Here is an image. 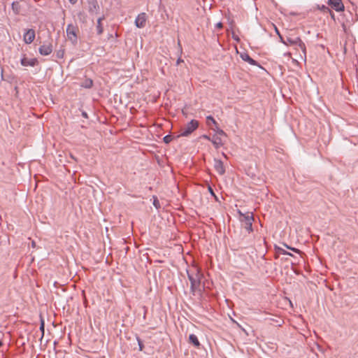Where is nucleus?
<instances>
[{"mask_svg":"<svg viewBox=\"0 0 358 358\" xmlns=\"http://www.w3.org/2000/svg\"><path fill=\"white\" fill-rule=\"evenodd\" d=\"M136 338L138 345L139 347V350L143 351V350L144 348V345H143L142 340L137 335L136 336Z\"/></svg>","mask_w":358,"mask_h":358,"instance_id":"21","label":"nucleus"},{"mask_svg":"<svg viewBox=\"0 0 358 358\" xmlns=\"http://www.w3.org/2000/svg\"><path fill=\"white\" fill-rule=\"evenodd\" d=\"M189 342L197 348H199L201 345V343H200L197 336L193 334L189 335Z\"/></svg>","mask_w":358,"mask_h":358,"instance_id":"15","label":"nucleus"},{"mask_svg":"<svg viewBox=\"0 0 358 358\" xmlns=\"http://www.w3.org/2000/svg\"><path fill=\"white\" fill-rule=\"evenodd\" d=\"M214 168L220 175L224 174L225 169L223 162L220 159H214Z\"/></svg>","mask_w":358,"mask_h":358,"instance_id":"11","label":"nucleus"},{"mask_svg":"<svg viewBox=\"0 0 358 358\" xmlns=\"http://www.w3.org/2000/svg\"><path fill=\"white\" fill-rule=\"evenodd\" d=\"M3 345V343L1 341H0V348Z\"/></svg>","mask_w":358,"mask_h":358,"instance_id":"39","label":"nucleus"},{"mask_svg":"<svg viewBox=\"0 0 358 358\" xmlns=\"http://www.w3.org/2000/svg\"><path fill=\"white\" fill-rule=\"evenodd\" d=\"M212 143L215 146L216 149L219 148L220 146L223 145L222 139L220 137L217 136V135H213V136L211 138Z\"/></svg>","mask_w":358,"mask_h":358,"instance_id":"14","label":"nucleus"},{"mask_svg":"<svg viewBox=\"0 0 358 358\" xmlns=\"http://www.w3.org/2000/svg\"><path fill=\"white\" fill-rule=\"evenodd\" d=\"M172 140H173V136L171 135H166L163 138V141L166 144L169 143Z\"/></svg>","mask_w":358,"mask_h":358,"instance_id":"24","label":"nucleus"},{"mask_svg":"<svg viewBox=\"0 0 358 358\" xmlns=\"http://www.w3.org/2000/svg\"><path fill=\"white\" fill-rule=\"evenodd\" d=\"M93 86V80L90 78L85 79L81 84V87L90 89Z\"/></svg>","mask_w":358,"mask_h":358,"instance_id":"18","label":"nucleus"},{"mask_svg":"<svg viewBox=\"0 0 358 358\" xmlns=\"http://www.w3.org/2000/svg\"><path fill=\"white\" fill-rule=\"evenodd\" d=\"M240 57L243 61L248 62L251 65L260 66L258 62L250 57V55L246 52L241 53Z\"/></svg>","mask_w":358,"mask_h":358,"instance_id":"13","label":"nucleus"},{"mask_svg":"<svg viewBox=\"0 0 358 358\" xmlns=\"http://www.w3.org/2000/svg\"><path fill=\"white\" fill-rule=\"evenodd\" d=\"M239 215L243 217L241 220L243 222H244V227L249 233L253 231L252 228V222L254 221V216L252 213L248 212L247 213H243L240 210L238 211Z\"/></svg>","mask_w":358,"mask_h":358,"instance_id":"3","label":"nucleus"},{"mask_svg":"<svg viewBox=\"0 0 358 358\" xmlns=\"http://www.w3.org/2000/svg\"><path fill=\"white\" fill-rule=\"evenodd\" d=\"M20 63L23 66H35L38 64V62L36 58L28 59L24 55L20 60Z\"/></svg>","mask_w":358,"mask_h":358,"instance_id":"9","label":"nucleus"},{"mask_svg":"<svg viewBox=\"0 0 358 358\" xmlns=\"http://www.w3.org/2000/svg\"><path fill=\"white\" fill-rule=\"evenodd\" d=\"M104 16L100 17L97 20L96 31L98 35H101L103 31V28L101 24V21L104 20Z\"/></svg>","mask_w":358,"mask_h":358,"instance_id":"16","label":"nucleus"},{"mask_svg":"<svg viewBox=\"0 0 358 358\" xmlns=\"http://www.w3.org/2000/svg\"><path fill=\"white\" fill-rule=\"evenodd\" d=\"M209 191H210V192L212 194H214L213 190L212 189V188H211L210 187H209Z\"/></svg>","mask_w":358,"mask_h":358,"instance_id":"36","label":"nucleus"},{"mask_svg":"<svg viewBox=\"0 0 358 358\" xmlns=\"http://www.w3.org/2000/svg\"><path fill=\"white\" fill-rule=\"evenodd\" d=\"M181 62H183V60H182L180 57H179V58L177 59L176 64H177V65H178V64H179L180 63H181Z\"/></svg>","mask_w":358,"mask_h":358,"instance_id":"31","label":"nucleus"},{"mask_svg":"<svg viewBox=\"0 0 358 358\" xmlns=\"http://www.w3.org/2000/svg\"><path fill=\"white\" fill-rule=\"evenodd\" d=\"M280 42L286 45H296L301 48L304 55H306V48L305 43L301 41L299 37L292 38L287 36L285 39L282 36H280Z\"/></svg>","mask_w":358,"mask_h":358,"instance_id":"2","label":"nucleus"},{"mask_svg":"<svg viewBox=\"0 0 358 358\" xmlns=\"http://www.w3.org/2000/svg\"><path fill=\"white\" fill-rule=\"evenodd\" d=\"M71 4H75L78 0H69Z\"/></svg>","mask_w":358,"mask_h":358,"instance_id":"33","label":"nucleus"},{"mask_svg":"<svg viewBox=\"0 0 358 358\" xmlns=\"http://www.w3.org/2000/svg\"><path fill=\"white\" fill-rule=\"evenodd\" d=\"M36 34L33 29L26 30L23 36V41L27 44L31 43L35 39Z\"/></svg>","mask_w":358,"mask_h":358,"instance_id":"6","label":"nucleus"},{"mask_svg":"<svg viewBox=\"0 0 358 358\" xmlns=\"http://www.w3.org/2000/svg\"><path fill=\"white\" fill-rule=\"evenodd\" d=\"M328 4L337 12L344 10V5L341 0H328Z\"/></svg>","mask_w":358,"mask_h":358,"instance_id":"8","label":"nucleus"},{"mask_svg":"<svg viewBox=\"0 0 358 358\" xmlns=\"http://www.w3.org/2000/svg\"><path fill=\"white\" fill-rule=\"evenodd\" d=\"M89 12L90 13H98L99 10V6L96 0H88Z\"/></svg>","mask_w":358,"mask_h":358,"instance_id":"12","label":"nucleus"},{"mask_svg":"<svg viewBox=\"0 0 358 358\" xmlns=\"http://www.w3.org/2000/svg\"><path fill=\"white\" fill-rule=\"evenodd\" d=\"M211 129L216 131L217 134L219 135H225L224 131L222 129H220L218 127V125L215 126V128H211Z\"/></svg>","mask_w":358,"mask_h":358,"instance_id":"25","label":"nucleus"},{"mask_svg":"<svg viewBox=\"0 0 358 358\" xmlns=\"http://www.w3.org/2000/svg\"><path fill=\"white\" fill-rule=\"evenodd\" d=\"M82 116L85 118H88L87 113L85 111L82 112Z\"/></svg>","mask_w":358,"mask_h":358,"instance_id":"30","label":"nucleus"},{"mask_svg":"<svg viewBox=\"0 0 358 358\" xmlns=\"http://www.w3.org/2000/svg\"><path fill=\"white\" fill-rule=\"evenodd\" d=\"M201 138L208 140V141H211V138L206 134L202 135Z\"/></svg>","mask_w":358,"mask_h":358,"instance_id":"29","label":"nucleus"},{"mask_svg":"<svg viewBox=\"0 0 358 358\" xmlns=\"http://www.w3.org/2000/svg\"><path fill=\"white\" fill-rule=\"evenodd\" d=\"M206 123L208 126H210L211 124H214L215 127L217 125V122L211 115L207 116Z\"/></svg>","mask_w":358,"mask_h":358,"instance_id":"19","label":"nucleus"},{"mask_svg":"<svg viewBox=\"0 0 358 358\" xmlns=\"http://www.w3.org/2000/svg\"><path fill=\"white\" fill-rule=\"evenodd\" d=\"M12 10L15 15L20 13L21 6L18 1H13L11 4Z\"/></svg>","mask_w":358,"mask_h":358,"instance_id":"17","label":"nucleus"},{"mask_svg":"<svg viewBox=\"0 0 358 358\" xmlns=\"http://www.w3.org/2000/svg\"><path fill=\"white\" fill-rule=\"evenodd\" d=\"M216 27H218V28H222V24L221 22H218L216 24Z\"/></svg>","mask_w":358,"mask_h":358,"instance_id":"32","label":"nucleus"},{"mask_svg":"<svg viewBox=\"0 0 358 358\" xmlns=\"http://www.w3.org/2000/svg\"><path fill=\"white\" fill-rule=\"evenodd\" d=\"M275 31H276V34L280 36H281L279 31L278 30V29L275 27Z\"/></svg>","mask_w":358,"mask_h":358,"instance_id":"35","label":"nucleus"},{"mask_svg":"<svg viewBox=\"0 0 358 358\" xmlns=\"http://www.w3.org/2000/svg\"><path fill=\"white\" fill-rule=\"evenodd\" d=\"M64 50H62V49L59 50L56 53V56L59 59H62L64 57Z\"/></svg>","mask_w":358,"mask_h":358,"instance_id":"26","label":"nucleus"},{"mask_svg":"<svg viewBox=\"0 0 358 358\" xmlns=\"http://www.w3.org/2000/svg\"><path fill=\"white\" fill-rule=\"evenodd\" d=\"M40 331H41L42 333V335H41V338L43 337L44 336V331H45V322L43 319L41 320V323H40Z\"/></svg>","mask_w":358,"mask_h":358,"instance_id":"22","label":"nucleus"},{"mask_svg":"<svg viewBox=\"0 0 358 358\" xmlns=\"http://www.w3.org/2000/svg\"><path fill=\"white\" fill-rule=\"evenodd\" d=\"M31 247L35 248L36 247V243L34 241L31 242Z\"/></svg>","mask_w":358,"mask_h":358,"instance_id":"34","label":"nucleus"},{"mask_svg":"<svg viewBox=\"0 0 358 358\" xmlns=\"http://www.w3.org/2000/svg\"><path fill=\"white\" fill-rule=\"evenodd\" d=\"M77 29H78L77 27L74 26L72 24H68L67 27H66V35H67L68 39L69 41H71V42L73 45L77 44V42H78V37H77V34H76Z\"/></svg>","mask_w":358,"mask_h":358,"instance_id":"5","label":"nucleus"},{"mask_svg":"<svg viewBox=\"0 0 358 358\" xmlns=\"http://www.w3.org/2000/svg\"><path fill=\"white\" fill-rule=\"evenodd\" d=\"M357 79H358V73H357Z\"/></svg>","mask_w":358,"mask_h":358,"instance_id":"40","label":"nucleus"},{"mask_svg":"<svg viewBox=\"0 0 358 358\" xmlns=\"http://www.w3.org/2000/svg\"><path fill=\"white\" fill-rule=\"evenodd\" d=\"M146 15L145 13L139 14L135 20V24L138 28H143L145 25Z\"/></svg>","mask_w":358,"mask_h":358,"instance_id":"10","label":"nucleus"},{"mask_svg":"<svg viewBox=\"0 0 358 358\" xmlns=\"http://www.w3.org/2000/svg\"><path fill=\"white\" fill-rule=\"evenodd\" d=\"M199 121L192 120L183 128L181 129V134L179 136H188L199 127Z\"/></svg>","mask_w":358,"mask_h":358,"instance_id":"4","label":"nucleus"},{"mask_svg":"<svg viewBox=\"0 0 358 358\" xmlns=\"http://www.w3.org/2000/svg\"><path fill=\"white\" fill-rule=\"evenodd\" d=\"M275 250L276 251L279 253V254H282V255H289V256H293V255L287 251H286L285 250L280 248V247H277L275 246Z\"/></svg>","mask_w":358,"mask_h":358,"instance_id":"20","label":"nucleus"},{"mask_svg":"<svg viewBox=\"0 0 358 358\" xmlns=\"http://www.w3.org/2000/svg\"><path fill=\"white\" fill-rule=\"evenodd\" d=\"M153 205L157 208H160L161 206L157 196H153Z\"/></svg>","mask_w":358,"mask_h":358,"instance_id":"23","label":"nucleus"},{"mask_svg":"<svg viewBox=\"0 0 358 358\" xmlns=\"http://www.w3.org/2000/svg\"><path fill=\"white\" fill-rule=\"evenodd\" d=\"M285 245L287 248H289V250H292V251H294V252H297V253H299V252H300L299 250H298V249H296V248L289 247V246H288L287 245H286V244H285Z\"/></svg>","mask_w":358,"mask_h":358,"instance_id":"28","label":"nucleus"},{"mask_svg":"<svg viewBox=\"0 0 358 358\" xmlns=\"http://www.w3.org/2000/svg\"><path fill=\"white\" fill-rule=\"evenodd\" d=\"M329 13L331 14V17L333 19H334V13L331 12V13Z\"/></svg>","mask_w":358,"mask_h":358,"instance_id":"38","label":"nucleus"},{"mask_svg":"<svg viewBox=\"0 0 358 358\" xmlns=\"http://www.w3.org/2000/svg\"><path fill=\"white\" fill-rule=\"evenodd\" d=\"M323 12H329V13H331V10L329 9V8L328 6H326L324 5H323L321 8H320Z\"/></svg>","mask_w":358,"mask_h":358,"instance_id":"27","label":"nucleus"},{"mask_svg":"<svg viewBox=\"0 0 358 358\" xmlns=\"http://www.w3.org/2000/svg\"><path fill=\"white\" fill-rule=\"evenodd\" d=\"M234 39L238 41H239V38L238 36H233Z\"/></svg>","mask_w":358,"mask_h":358,"instance_id":"37","label":"nucleus"},{"mask_svg":"<svg viewBox=\"0 0 358 358\" xmlns=\"http://www.w3.org/2000/svg\"><path fill=\"white\" fill-rule=\"evenodd\" d=\"M41 55L47 56L52 52V45L50 43H44L38 49Z\"/></svg>","mask_w":358,"mask_h":358,"instance_id":"7","label":"nucleus"},{"mask_svg":"<svg viewBox=\"0 0 358 358\" xmlns=\"http://www.w3.org/2000/svg\"><path fill=\"white\" fill-rule=\"evenodd\" d=\"M187 278L190 281V291L193 295L196 294L197 291H201V278L202 274L200 273L199 268H196L195 273H192L189 270H187Z\"/></svg>","mask_w":358,"mask_h":358,"instance_id":"1","label":"nucleus"}]
</instances>
